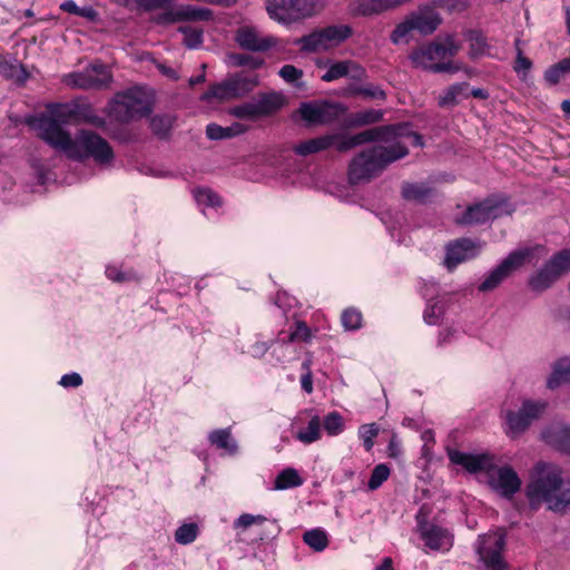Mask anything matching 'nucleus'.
I'll return each mask as SVG.
<instances>
[{
    "mask_svg": "<svg viewBox=\"0 0 570 570\" xmlns=\"http://www.w3.org/2000/svg\"><path fill=\"white\" fill-rule=\"evenodd\" d=\"M346 77L353 81L361 82L367 78V72L363 66L350 59L348 75Z\"/></svg>",
    "mask_w": 570,
    "mask_h": 570,
    "instance_id": "nucleus-57",
    "label": "nucleus"
},
{
    "mask_svg": "<svg viewBox=\"0 0 570 570\" xmlns=\"http://www.w3.org/2000/svg\"><path fill=\"white\" fill-rule=\"evenodd\" d=\"M406 135V126L401 124L381 125L370 127L353 135L342 132L327 134V136H336L332 140V147L338 153H348L352 149L373 142L389 144L399 137Z\"/></svg>",
    "mask_w": 570,
    "mask_h": 570,
    "instance_id": "nucleus-4",
    "label": "nucleus"
},
{
    "mask_svg": "<svg viewBox=\"0 0 570 570\" xmlns=\"http://www.w3.org/2000/svg\"><path fill=\"white\" fill-rule=\"evenodd\" d=\"M410 17L414 24V30H417L423 36L432 35L442 22L441 16L430 2L421 6Z\"/></svg>",
    "mask_w": 570,
    "mask_h": 570,
    "instance_id": "nucleus-23",
    "label": "nucleus"
},
{
    "mask_svg": "<svg viewBox=\"0 0 570 570\" xmlns=\"http://www.w3.org/2000/svg\"><path fill=\"white\" fill-rule=\"evenodd\" d=\"M563 77H564V75L562 73L561 69L558 67L557 63L550 66L544 71V76H543L546 82L549 83L550 86L558 85Z\"/></svg>",
    "mask_w": 570,
    "mask_h": 570,
    "instance_id": "nucleus-59",
    "label": "nucleus"
},
{
    "mask_svg": "<svg viewBox=\"0 0 570 570\" xmlns=\"http://www.w3.org/2000/svg\"><path fill=\"white\" fill-rule=\"evenodd\" d=\"M347 106L327 99L302 102L298 114L306 126L331 125L347 114Z\"/></svg>",
    "mask_w": 570,
    "mask_h": 570,
    "instance_id": "nucleus-11",
    "label": "nucleus"
},
{
    "mask_svg": "<svg viewBox=\"0 0 570 570\" xmlns=\"http://www.w3.org/2000/svg\"><path fill=\"white\" fill-rule=\"evenodd\" d=\"M317 67H327L326 72L321 77L325 82H332L348 75L350 59L332 61L330 59L317 61Z\"/></svg>",
    "mask_w": 570,
    "mask_h": 570,
    "instance_id": "nucleus-33",
    "label": "nucleus"
},
{
    "mask_svg": "<svg viewBox=\"0 0 570 570\" xmlns=\"http://www.w3.org/2000/svg\"><path fill=\"white\" fill-rule=\"evenodd\" d=\"M234 97H239L254 90L258 86L257 75H245L243 72L236 73L229 78Z\"/></svg>",
    "mask_w": 570,
    "mask_h": 570,
    "instance_id": "nucleus-37",
    "label": "nucleus"
},
{
    "mask_svg": "<svg viewBox=\"0 0 570 570\" xmlns=\"http://www.w3.org/2000/svg\"><path fill=\"white\" fill-rule=\"evenodd\" d=\"M542 439L558 451L570 453V426L551 425L542 432Z\"/></svg>",
    "mask_w": 570,
    "mask_h": 570,
    "instance_id": "nucleus-27",
    "label": "nucleus"
},
{
    "mask_svg": "<svg viewBox=\"0 0 570 570\" xmlns=\"http://www.w3.org/2000/svg\"><path fill=\"white\" fill-rule=\"evenodd\" d=\"M323 425L328 435H337L344 429L343 417L338 412H331L324 417Z\"/></svg>",
    "mask_w": 570,
    "mask_h": 570,
    "instance_id": "nucleus-50",
    "label": "nucleus"
},
{
    "mask_svg": "<svg viewBox=\"0 0 570 570\" xmlns=\"http://www.w3.org/2000/svg\"><path fill=\"white\" fill-rule=\"evenodd\" d=\"M358 434L365 450L371 451L374 446V438L379 434V426L376 423L363 424L358 429Z\"/></svg>",
    "mask_w": 570,
    "mask_h": 570,
    "instance_id": "nucleus-52",
    "label": "nucleus"
},
{
    "mask_svg": "<svg viewBox=\"0 0 570 570\" xmlns=\"http://www.w3.org/2000/svg\"><path fill=\"white\" fill-rule=\"evenodd\" d=\"M213 11L208 8L181 4L176 9L166 10L155 17L157 24H174L187 21H209L213 19Z\"/></svg>",
    "mask_w": 570,
    "mask_h": 570,
    "instance_id": "nucleus-18",
    "label": "nucleus"
},
{
    "mask_svg": "<svg viewBox=\"0 0 570 570\" xmlns=\"http://www.w3.org/2000/svg\"><path fill=\"white\" fill-rule=\"evenodd\" d=\"M324 0H266L271 19L289 24L313 16L323 7Z\"/></svg>",
    "mask_w": 570,
    "mask_h": 570,
    "instance_id": "nucleus-9",
    "label": "nucleus"
},
{
    "mask_svg": "<svg viewBox=\"0 0 570 570\" xmlns=\"http://www.w3.org/2000/svg\"><path fill=\"white\" fill-rule=\"evenodd\" d=\"M208 440L217 449L225 450L229 454L237 452V443L233 439L229 428L212 431L208 435Z\"/></svg>",
    "mask_w": 570,
    "mask_h": 570,
    "instance_id": "nucleus-36",
    "label": "nucleus"
},
{
    "mask_svg": "<svg viewBox=\"0 0 570 570\" xmlns=\"http://www.w3.org/2000/svg\"><path fill=\"white\" fill-rule=\"evenodd\" d=\"M430 71H432L434 73H441V72L455 73L456 71H459V67L454 66L450 61H448V62L440 61V62H436L433 66H431Z\"/></svg>",
    "mask_w": 570,
    "mask_h": 570,
    "instance_id": "nucleus-62",
    "label": "nucleus"
},
{
    "mask_svg": "<svg viewBox=\"0 0 570 570\" xmlns=\"http://www.w3.org/2000/svg\"><path fill=\"white\" fill-rule=\"evenodd\" d=\"M465 38L470 41L469 55L472 59L489 55L488 50L490 46L482 31L470 29L465 32Z\"/></svg>",
    "mask_w": 570,
    "mask_h": 570,
    "instance_id": "nucleus-38",
    "label": "nucleus"
},
{
    "mask_svg": "<svg viewBox=\"0 0 570 570\" xmlns=\"http://www.w3.org/2000/svg\"><path fill=\"white\" fill-rule=\"evenodd\" d=\"M570 272V248L553 254L543 266L530 275L528 286L533 292H543L550 288L562 275Z\"/></svg>",
    "mask_w": 570,
    "mask_h": 570,
    "instance_id": "nucleus-10",
    "label": "nucleus"
},
{
    "mask_svg": "<svg viewBox=\"0 0 570 570\" xmlns=\"http://www.w3.org/2000/svg\"><path fill=\"white\" fill-rule=\"evenodd\" d=\"M419 531L425 546L432 550L448 551L452 547V535L442 527L424 522L419 524Z\"/></svg>",
    "mask_w": 570,
    "mask_h": 570,
    "instance_id": "nucleus-22",
    "label": "nucleus"
},
{
    "mask_svg": "<svg viewBox=\"0 0 570 570\" xmlns=\"http://www.w3.org/2000/svg\"><path fill=\"white\" fill-rule=\"evenodd\" d=\"M283 104L281 94H259L256 99L229 108L228 114L240 120L256 121L275 114L283 107Z\"/></svg>",
    "mask_w": 570,
    "mask_h": 570,
    "instance_id": "nucleus-12",
    "label": "nucleus"
},
{
    "mask_svg": "<svg viewBox=\"0 0 570 570\" xmlns=\"http://www.w3.org/2000/svg\"><path fill=\"white\" fill-rule=\"evenodd\" d=\"M68 158L72 160H82L94 158L99 164H108L114 159V150L109 142L100 135L90 130H79L71 142L61 147Z\"/></svg>",
    "mask_w": 570,
    "mask_h": 570,
    "instance_id": "nucleus-6",
    "label": "nucleus"
},
{
    "mask_svg": "<svg viewBox=\"0 0 570 570\" xmlns=\"http://www.w3.org/2000/svg\"><path fill=\"white\" fill-rule=\"evenodd\" d=\"M562 474L557 464L543 461L534 464L524 489L531 512H537L543 504L553 513L570 511V479H563Z\"/></svg>",
    "mask_w": 570,
    "mask_h": 570,
    "instance_id": "nucleus-1",
    "label": "nucleus"
},
{
    "mask_svg": "<svg viewBox=\"0 0 570 570\" xmlns=\"http://www.w3.org/2000/svg\"><path fill=\"white\" fill-rule=\"evenodd\" d=\"M311 338H312L311 330L308 328L306 323L303 321H297L296 328H295V331H293L289 334L288 341L289 342H294V341L308 342V341H311Z\"/></svg>",
    "mask_w": 570,
    "mask_h": 570,
    "instance_id": "nucleus-56",
    "label": "nucleus"
},
{
    "mask_svg": "<svg viewBox=\"0 0 570 570\" xmlns=\"http://www.w3.org/2000/svg\"><path fill=\"white\" fill-rule=\"evenodd\" d=\"M303 542L314 551L321 552L327 548L328 538L323 529L315 528L303 534Z\"/></svg>",
    "mask_w": 570,
    "mask_h": 570,
    "instance_id": "nucleus-43",
    "label": "nucleus"
},
{
    "mask_svg": "<svg viewBox=\"0 0 570 570\" xmlns=\"http://www.w3.org/2000/svg\"><path fill=\"white\" fill-rule=\"evenodd\" d=\"M570 382V355L557 360L552 365V372L547 380V387L556 390L561 384Z\"/></svg>",
    "mask_w": 570,
    "mask_h": 570,
    "instance_id": "nucleus-32",
    "label": "nucleus"
},
{
    "mask_svg": "<svg viewBox=\"0 0 570 570\" xmlns=\"http://www.w3.org/2000/svg\"><path fill=\"white\" fill-rule=\"evenodd\" d=\"M409 148L397 139L377 142L357 153L350 161L348 181L352 185L367 183L379 177L391 164L406 157Z\"/></svg>",
    "mask_w": 570,
    "mask_h": 570,
    "instance_id": "nucleus-2",
    "label": "nucleus"
},
{
    "mask_svg": "<svg viewBox=\"0 0 570 570\" xmlns=\"http://www.w3.org/2000/svg\"><path fill=\"white\" fill-rule=\"evenodd\" d=\"M177 31L184 36L183 45L188 49H198L204 43V31L191 26H179Z\"/></svg>",
    "mask_w": 570,
    "mask_h": 570,
    "instance_id": "nucleus-41",
    "label": "nucleus"
},
{
    "mask_svg": "<svg viewBox=\"0 0 570 570\" xmlns=\"http://www.w3.org/2000/svg\"><path fill=\"white\" fill-rule=\"evenodd\" d=\"M430 3L435 10L443 9L448 12H461L468 8L466 0H432Z\"/></svg>",
    "mask_w": 570,
    "mask_h": 570,
    "instance_id": "nucleus-53",
    "label": "nucleus"
},
{
    "mask_svg": "<svg viewBox=\"0 0 570 570\" xmlns=\"http://www.w3.org/2000/svg\"><path fill=\"white\" fill-rule=\"evenodd\" d=\"M362 313L355 307H348L343 311L341 322L346 331H356L362 327Z\"/></svg>",
    "mask_w": 570,
    "mask_h": 570,
    "instance_id": "nucleus-46",
    "label": "nucleus"
},
{
    "mask_svg": "<svg viewBox=\"0 0 570 570\" xmlns=\"http://www.w3.org/2000/svg\"><path fill=\"white\" fill-rule=\"evenodd\" d=\"M435 195V189L428 183L403 181L401 196L404 200L426 204Z\"/></svg>",
    "mask_w": 570,
    "mask_h": 570,
    "instance_id": "nucleus-26",
    "label": "nucleus"
},
{
    "mask_svg": "<svg viewBox=\"0 0 570 570\" xmlns=\"http://www.w3.org/2000/svg\"><path fill=\"white\" fill-rule=\"evenodd\" d=\"M278 75L284 81L296 85V82L303 78L304 72L293 65H284L279 69Z\"/></svg>",
    "mask_w": 570,
    "mask_h": 570,
    "instance_id": "nucleus-55",
    "label": "nucleus"
},
{
    "mask_svg": "<svg viewBox=\"0 0 570 570\" xmlns=\"http://www.w3.org/2000/svg\"><path fill=\"white\" fill-rule=\"evenodd\" d=\"M321 438V420L317 415L313 416L305 430L296 434V439L305 444H311Z\"/></svg>",
    "mask_w": 570,
    "mask_h": 570,
    "instance_id": "nucleus-45",
    "label": "nucleus"
},
{
    "mask_svg": "<svg viewBox=\"0 0 570 570\" xmlns=\"http://www.w3.org/2000/svg\"><path fill=\"white\" fill-rule=\"evenodd\" d=\"M478 254L476 243L471 238H460L446 246L444 265L453 271L459 264L475 257Z\"/></svg>",
    "mask_w": 570,
    "mask_h": 570,
    "instance_id": "nucleus-21",
    "label": "nucleus"
},
{
    "mask_svg": "<svg viewBox=\"0 0 570 570\" xmlns=\"http://www.w3.org/2000/svg\"><path fill=\"white\" fill-rule=\"evenodd\" d=\"M106 275L109 279L117 283H122L132 278L131 272H122L116 266H108L106 268Z\"/></svg>",
    "mask_w": 570,
    "mask_h": 570,
    "instance_id": "nucleus-58",
    "label": "nucleus"
},
{
    "mask_svg": "<svg viewBox=\"0 0 570 570\" xmlns=\"http://www.w3.org/2000/svg\"><path fill=\"white\" fill-rule=\"evenodd\" d=\"M73 108L75 121L81 120L98 128H104L106 126L105 118L96 115L90 104L73 101Z\"/></svg>",
    "mask_w": 570,
    "mask_h": 570,
    "instance_id": "nucleus-35",
    "label": "nucleus"
},
{
    "mask_svg": "<svg viewBox=\"0 0 570 570\" xmlns=\"http://www.w3.org/2000/svg\"><path fill=\"white\" fill-rule=\"evenodd\" d=\"M352 35L353 29L348 24H331L294 39L293 45L306 53L326 51L341 45Z\"/></svg>",
    "mask_w": 570,
    "mask_h": 570,
    "instance_id": "nucleus-7",
    "label": "nucleus"
},
{
    "mask_svg": "<svg viewBox=\"0 0 570 570\" xmlns=\"http://www.w3.org/2000/svg\"><path fill=\"white\" fill-rule=\"evenodd\" d=\"M532 67V61L523 56L522 49H518V56L513 66V69L517 73H521L522 71H529Z\"/></svg>",
    "mask_w": 570,
    "mask_h": 570,
    "instance_id": "nucleus-60",
    "label": "nucleus"
},
{
    "mask_svg": "<svg viewBox=\"0 0 570 570\" xmlns=\"http://www.w3.org/2000/svg\"><path fill=\"white\" fill-rule=\"evenodd\" d=\"M413 22L411 17L407 16L402 22H400L395 29L392 31L390 39L392 43L397 45L403 41L411 31L414 30Z\"/></svg>",
    "mask_w": 570,
    "mask_h": 570,
    "instance_id": "nucleus-51",
    "label": "nucleus"
},
{
    "mask_svg": "<svg viewBox=\"0 0 570 570\" xmlns=\"http://www.w3.org/2000/svg\"><path fill=\"white\" fill-rule=\"evenodd\" d=\"M495 488L501 495L511 499L521 488V480L518 473L509 465H504L498 470V479Z\"/></svg>",
    "mask_w": 570,
    "mask_h": 570,
    "instance_id": "nucleus-25",
    "label": "nucleus"
},
{
    "mask_svg": "<svg viewBox=\"0 0 570 570\" xmlns=\"http://www.w3.org/2000/svg\"><path fill=\"white\" fill-rule=\"evenodd\" d=\"M448 456L453 464L463 466L470 473L490 472L495 468L493 458L487 453L471 454L448 449Z\"/></svg>",
    "mask_w": 570,
    "mask_h": 570,
    "instance_id": "nucleus-20",
    "label": "nucleus"
},
{
    "mask_svg": "<svg viewBox=\"0 0 570 570\" xmlns=\"http://www.w3.org/2000/svg\"><path fill=\"white\" fill-rule=\"evenodd\" d=\"M460 50V45L454 36L446 35L444 38L438 37L434 40L415 48L409 56L415 68L430 71V67L446 58H453Z\"/></svg>",
    "mask_w": 570,
    "mask_h": 570,
    "instance_id": "nucleus-8",
    "label": "nucleus"
},
{
    "mask_svg": "<svg viewBox=\"0 0 570 570\" xmlns=\"http://www.w3.org/2000/svg\"><path fill=\"white\" fill-rule=\"evenodd\" d=\"M75 120L73 101L67 104H53L48 107L47 114L29 120V125L38 131V136L50 147L59 150L71 142V135L63 126Z\"/></svg>",
    "mask_w": 570,
    "mask_h": 570,
    "instance_id": "nucleus-3",
    "label": "nucleus"
},
{
    "mask_svg": "<svg viewBox=\"0 0 570 570\" xmlns=\"http://www.w3.org/2000/svg\"><path fill=\"white\" fill-rule=\"evenodd\" d=\"M444 314V306L440 302H435L431 305H428L424 313L423 318L424 322L429 325H436Z\"/></svg>",
    "mask_w": 570,
    "mask_h": 570,
    "instance_id": "nucleus-54",
    "label": "nucleus"
},
{
    "mask_svg": "<svg viewBox=\"0 0 570 570\" xmlns=\"http://www.w3.org/2000/svg\"><path fill=\"white\" fill-rule=\"evenodd\" d=\"M234 40L240 49L250 52H266L277 45V38L261 36L259 31L253 26L237 28Z\"/></svg>",
    "mask_w": 570,
    "mask_h": 570,
    "instance_id": "nucleus-19",
    "label": "nucleus"
},
{
    "mask_svg": "<svg viewBox=\"0 0 570 570\" xmlns=\"http://www.w3.org/2000/svg\"><path fill=\"white\" fill-rule=\"evenodd\" d=\"M531 256V248L511 252L497 267L484 276V279L478 286V291L488 293L498 288L508 277L521 268Z\"/></svg>",
    "mask_w": 570,
    "mask_h": 570,
    "instance_id": "nucleus-14",
    "label": "nucleus"
},
{
    "mask_svg": "<svg viewBox=\"0 0 570 570\" xmlns=\"http://www.w3.org/2000/svg\"><path fill=\"white\" fill-rule=\"evenodd\" d=\"M544 402L525 400L518 411L505 412V434L511 439L525 432L534 420H538L546 410Z\"/></svg>",
    "mask_w": 570,
    "mask_h": 570,
    "instance_id": "nucleus-16",
    "label": "nucleus"
},
{
    "mask_svg": "<svg viewBox=\"0 0 570 570\" xmlns=\"http://www.w3.org/2000/svg\"><path fill=\"white\" fill-rule=\"evenodd\" d=\"M384 120V111L382 109H363L350 112L343 119L341 127L344 130L358 129L380 124Z\"/></svg>",
    "mask_w": 570,
    "mask_h": 570,
    "instance_id": "nucleus-24",
    "label": "nucleus"
},
{
    "mask_svg": "<svg viewBox=\"0 0 570 570\" xmlns=\"http://www.w3.org/2000/svg\"><path fill=\"white\" fill-rule=\"evenodd\" d=\"M508 205V198L503 196H490L483 200L469 205L461 216L455 218L458 225L476 226L492 222L503 215V207Z\"/></svg>",
    "mask_w": 570,
    "mask_h": 570,
    "instance_id": "nucleus-13",
    "label": "nucleus"
},
{
    "mask_svg": "<svg viewBox=\"0 0 570 570\" xmlns=\"http://www.w3.org/2000/svg\"><path fill=\"white\" fill-rule=\"evenodd\" d=\"M78 17L86 18L91 22H96L99 20V12L91 6L80 7Z\"/></svg>",
    "mask_w": 570,
    "mask_h": 570,
    "instance_id": "nucleus-63",
    "label": "nucleus"
},
{
    "mask_svg": "<svg viewBox=\"0 0 570 570\" xmlns=\"http://www.w3.org/2000/svg\"><path fill=\"white\" fill-rule=\"evenodd\" d=\"M194 197L199 205H206L209 207H218L222 205L220 196L210 188L204 187L195 189Z\"/></svg>",
    "mask_w": 570,
    "mask_h": 570,
    "instance_id": "nucleus-48",
    "label": "nucleus"
},
{
    "mask_svg": "<svg viewBox=\"0 0 570 570\" xmlns=\"http://www.w3.org/2000/svg\"><path fill=\"white\" fill-rule=\"evenodd\" d=\"M59 384L63 387H78L82 384L80 374L72 372L61 376Z\"/></svg>",
    "mask_w": 570,
    "mask_h": 570,
    "instance_id": "nucleus-61",
    "label": "nucleus"
},
{
    "mask_svg": "<svg viewBox=\"0 0 570 570\" xmlns=\"http://www.w3.org/2000/svg\"><path fill=\"white\" fill-rule=\"evenodd\" d=\"M112 81L109 68L101 63H90L82 71L72 72L67 76V83L80 89H104Z\"/></svg>",
    "mask_w": 570,
    "mask_h": 570,
    "instance_id": "nucleus-17",
    "label": "nucleus"
},
{
    "mask_svg": "<svg viewBox=\"0 0 570 570\" xmlns=\"http://www.w3.org/2000/svg\"><path fill=\"white\" fill-rule=\"evenodd\" d=\"M229 98H235L233 90H232L229 79H227L220 83L212 85L208 88V90H206L200 96V99L203 101H210L212 99L225 100V99H229Z\"/></svg>",
    "mask_w": 570,
    "mask_h": 570,
    "instance_id": "nucleus-44",
    "label": "nucleus"
},
{
    "mask_svg": "<svg viewBox=\"0 0 570 570\" xmlns=\"http://www.w3.org/2000/svg\"><path fill=\"white\" fill-rule=\"evenodd\" d=\"M272 343H268V342H255L252 346H250V353L253 356L255 357H262L264 356L267 351L271 348L272 346Z\"/></svg>",
    "mask_w": 570,
    "mask_h": 570,
    "instance_id": "nucleus-64",
    "label": "nucleus"
},
{
    "mask_svg": "<svg viewBox=\"0 0 570 570\" xmlns=\"http://www.w3.org/2000/svg\"><path fill=\"white\" fill-rule=\"evenodd\" d=\"M391 470L385 463L377 464L371 473L367 488L371 491L377 490L390 476Z\"/></svg>",
    "mask_w": 570,
    "mask_h": 570,
    "instance_id": "nucleus-47",
    "label": "nucleus"
},
{
    "mask_svg": "<svg viewBox=\"0 0 570 570\" xmlns=\"http://www.w3.org/2000/svg\"><path fill=\"white\" fill-rule=\"evenodd\" d=\"M469 87L470 85L468 82H456L449 86L439 97L438 105L441 108L454 107L459 105L462 99L470 97Z\"/></svg>",
    "mask_w": 570,
    "mask_h": 570,
    "instance_id": "nucleus-29",
    "label": "nucleus"
},
{
    "mask_svg": "<svg viewBox=\"0 0 570 570\" xmlns=\"http://www.w3.org/2000/svg\"><path fill=\"white\" fill-rule=\"evenodd\" d=\"M248 130L246 125L234 122L230 126L223 127L218 124L210 122L206 126V136L210 140H223L237 137Z\"/></svg>",
    "mask_w": 570,
    "mask_h": 570,
    "instance_id": "nucleus-31",
    "label": "nucleus"
},
{
    "mask_svg": "<svg viewBox=\"0 0 570 570\" xmlns=\"http://www.w3.org/2000/svg\"><path fill=\"white\" fill-rule=\"evenodd\" d=\"M153 111L150 95L139 86L117 92L109 104L110 116L122 124L147 117Z\"/></svg>",
    "mask_w": 570,
    "mask_h": 570,
    "instance_id": "nucleus-5",
    "label": "nucleus"
},
{
    "mask_svg": "<svg viewBox=\"0 0 570 570\" xmlns=\"http://www.w3.org/2000/svg\"><path fill=\"white\" fill-rule=\"evenodd\" d=\"M227 63L233 67H248L252 70H257L264 66L265 61L249 53L229 52L227 53Z\"/></svg>",
    "mask_w": 570,
    "mask_h": 570,
    "instance_id": "nucleus-40",
    "label": "nucleus"
},
{
    "mask_svg": "<svg viewBox=\"0 0 570 570\" xmlns=\"http://www.w3.org/2000/svg\"><path fill=\"white\" fill-rule=\"evenodd\" d=\"M350 11L354 16H373L386 11L383 0H350Z\"/></svg>",
    "mask_w": 570,
    "mask_h": 570,
    "instance_id": "nucleus-34",
    "label": "nucleus"
},
{
    "mask_svg": "<svg viewBox=\"0 0 570 570\" xmlns=\"http://www.w3.org/2000/svg\"><path fill=\"white\" fill-rule=\"evenodd\" d=\"M346 94L352 97H361L365 100L385 101L387 98V94L382 86L375 83H350L346 87Z\"/></svg>",
    "mask_w": 570,
    "mask_h": 570,
    "instance_id": "nucleus-28",
    "label": "nucleus"
},
{
    "mask_svg": "<svg viewBox=\"0 0 570 570\" xmlns=\"http://www.w3.org/2000/svg\"><path fill=\"white\" fill-rule=\"evenodd\" d=\"M198 534V525L196 523H185L175 532V540L179 544H189L194 542Z\"/></svg>",
    "mask_w": 570,
    "mask_h": 570,
    "instance_id": "nucleus-49",
    "label": "nucleus"
},
{
    "mask_svg": "<svg viewBox=\"0 0 570 570\" xmlns=\"http://www.w3.org/2000/svg\"><path fill=\"white\" fill-rule=\"evenodd\" d=\"M336 136H327V134L318 136L312 139L301 141L299 144L295 145L293 149L296 155L306 157L308 155L321 153L331 148L332 140Z\"/></svg>",
    "mask_w": 570,
    "mask_h": 570,
    "instance_id": "nucleus-30",
    "label": "nucleus"
},
{
    "mask_svg": "<svg viewBox=\"0 0 570 570\" xmlns=\"http://www.w3.org/2000/svg\"><path fill=\"white\" fill-rule=\"evenodd\" d=\"M304 483L303 478L294 468H286L282 470L274 482L275 490H286L291 488L301 487Z\"/></svg>",
    "mask_w": 570,
    "mask_h": 570,
    "instance_id": "nucleus-39",
    "label": "nucleus"
},
{
    "mask_svg": "<svg viewBox=\"0 0 570 570\" xmlns=\"http://www.w3.org/2000/svg\"><path fill=\"white\" fill-rule=\"evenodd\" d=\"M507 546L505 531L500 530L479 535L476 553L488 570H504L508 564L502 557Z\"/></svg>",
    "mask_w": 570,
    "mask_h": 570,
    "instance_id": "nucleus-15",
    "label": "nucleus"
},
{
    "mask_svg": "<svg viewBox=\"0 0 570 570\" xmlns=\"http://www.w3.org/2000/svg\"><path fill=\"white\" fill-rule=\"evenodd\" d=\"M175 118L170 115H155L150 118V129L159 139H166L173 128Z\"/></svg>",
    "mask_w": 570,
    "mask_h": 570,
    "instance_id": "nucleus-42",
    "label": "nucleus"
}]
</instances>
